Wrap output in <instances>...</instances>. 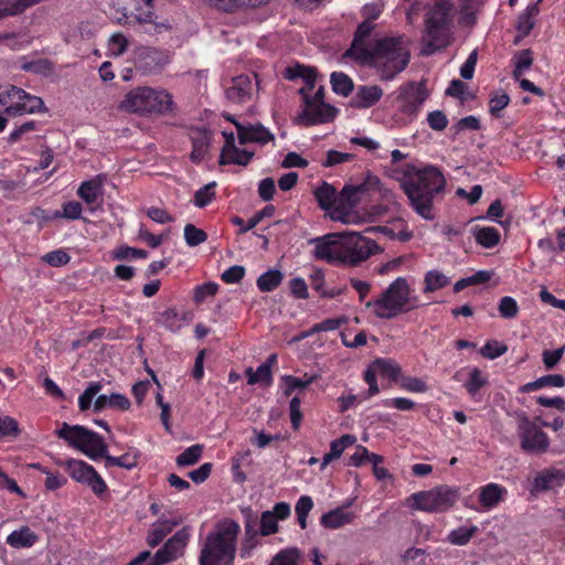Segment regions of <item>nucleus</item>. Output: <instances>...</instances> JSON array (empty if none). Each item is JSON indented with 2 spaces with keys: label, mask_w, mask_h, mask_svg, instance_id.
Segmentation results:
<instances>
[{
  "label": "nucleus",
  "mask_w": 565,
  "mask_h": 565,
  "mask_svg": "<svg viewBox=\"0 0 565 565\" xmlns=\"http://www.w3.org/2000/svg\"><path fill=\"white\" fill-rule=\"evenodd\" d=\"M247 383L249 385L262 384L265 387H268L273 383V371L268 370L267 365H259L256 371L252 367L246 370Z\"/></svg>",
  "instance_id": "obj_40"
},
{
  "label": "nucleus",
  "mask_w": 565,
  "mask_h": 565,
  "mask_svg": "<svg viewBox=\"0 0 565 565\" xmlns=\"http://www.w3.org/2000/svg\"><path fill=\"white\" fill-rule=\"evenodd\" d=\"M105 179V175L98 174L90 180L82 182L77 189V195L88 204L95 203L103 194Z\"/></svg>",
  "instance_id": "obj_26"
},
{
  "label": "nucleus",
  "mask_w": 565,
  "mask_h": 565,
  "mask_svg": "<svg viewBox=\"0 0 565 565\" xmlns=\"http://www.w3.org/2000/svg\"><path fill=\"white\" fill-rule=\"evenodd\" d=\"M38 541L39 535L26 525L11 532L7 537V543L18 550L32 547Z\"/></svg>",
  "instance_id": "obj_27"
},
{
  "label": "nucleus",
  "mask_w": 565,
  "mask_h": 565,
  "mask_svg": "<svg viewBox=\"0 0 565 565\" xmlns=\"http://www.w3.org/2000/svg\"><path fill=\"white\" fill-rule=\"evenodd\" d=\"M488 384V379L483 373L478 369L473 367L469 373V379L465 384L467 392L475 396L481 387Z\"/></svg>",
  "instance_id": "obj_49"
},
{
  "label": "nucleus",
  "mask_w": 565,
  "mask_h": 565,
  "mask_svg": "<svg viewBox=\"0 0 565 565\" xmlns=\"http://www.w3.org/2000/svg\"><path fill=\"white\" fill-rule=\"evenodd\" d=\"M0 106L9 116L33 114L44 108L43 100L14 85L0 86Z\"/></svg>",
  "instance_id": "obj_9"
},
{
  "label": "nucleus",
  "mask_w": 565,
  "mask_h": 565,
  "mask_svg": "<svg viewBox=\"0 0 565 565\" xmlns=\"http://www.w3.org/2000/svg\"><path fill=\"white\" fill-rule=\"evenodd\" d=\"M376 24L375 23H369L367 21H362L354 34L353 40L350 45V47L345 51L343 54L344 57H350L354 60L355 62H359L362 56V51H371V47H367L365 45L366 40L371 36L372 32L374 31Z\"/></svg>",
  "instance_id": "obj_19"
},
{
  "label": "nucleus",
  "mask_w": 565,
  "mask_h": 565,
  "mask_svg": "<svg viewBox=\"0 0 565 565\" xmlns=\"http://www.w3.org/2000/svg\"><path fill=\"white\" fill-rule=\"evenodd\" d=\"M313 508V501L309 495H301L295 507L297 521L302 530L307 527V518Z\"/></svg>",
  "instance_id": "obj_48"
},
{
  "label": "nucleus",
  "mask_w": 565,
  "mask_h": 565,
  "mask_svg": "<svg viewBox=\"0 0 565 565\" xmlns=\"http://www.w3.org/2000/svg\"><path fill=\"white\" fill-rule=\"evenodd\" d=\"M510 97L504 92L494 93L489 100L490 114L494 117H500V111L508 106Z\"/></svg>",
  "instance_id": "obj_57"
},
{
  "label": "nucleus",
  "mask_w": 565,
  "mask_h": 565,
  "mask_svg": "<svg viewBox=\"0 0 565 565\" xmlns=\"http://www.w3.org/2000/svg\"><path fill=\"white\" fill-rule=\"evenodd\" d=\"M55 434L58 438L64 439L71 447L79 450L92 460L104 458L106 468L120 467L130 470L138 463L136 455L124 454L119 457L110 456L104 438L82 425L63 423L62 427L57 429Z\"/></svg>",
  "instance_id": "obj_2"
},
{
  "label": "nucleus",
  "mask_w": 565,
  "mask_h": 565,
  "mask_svg": "<svg viewBox=\"0 0 565 565\" xmlns=\"http://www.w3.org/2000/svg\"><path fill=\"white\" fill-rule=\"evenodd\" d=\"M173 105L172 96L167 90L145 86L129 90L120 102L119 108L140 115L168 114L173 110Z\"/></svg>",
  "instance_id": "obj_7"
},
{
  "label": "nucleus",
  "mask_w": 565,
  "mask_h": 565,
  "mask_svg": "<svg viewBox=\"0 0 565 565\" xmlns=\"http://www.w3.org/2000/svg\"><path fill=\"white\" fill-rule=\"evenodd\" d=\"M214 186H215V182H211V183L200 188L194 193V200H193L194 205L202 209V207L206 206L209 203H211V201L215 198V192L213 190Z\"/></svg>",
  "instance_id": "obj_55"
},
{
  "label": "nucleus",
  "mask_w": 565,
  "mask_h": 565,
  "mask_svg": "<svg viewBox=\"0 0 565 565\" xmlns=\"http://www.w3.org/2000/svg\"><path fill=\"white\" fill-rule=\"evenodd\" d=\"M168 63V54L156 47L143 46L136 53V66L146 74L157 73Z\"/></svg>",
  "instance_id": "obj_16"
},
{
  "label": "nucleus",
  "mask_w": 565,
  "mask_h": 565,
  "mask_svg": "<svg viewBox=\"0 0 565 565\" xmlns=\"http://www.w3.org/2000/svg\"><path fill=\"white\" fill-rule=\"evenodd\" d=\"M354 514L347 507H340L324 513L321 519V525L327 529H339L353 521Z\"/></svg>",
  "instance_id": "obj_28"
},
{
  "label": "nucleus",
  "mask_w": 565,
  "mask_h": 565,
  "mask_svg": "<svg viewBox=\"0 0 565 565\" xmlns=\"http://www.w3.org/2000/svg\"><path fill=\"white\" fill-rule=\"evenodd\" d=\"M239 524L232 519L218 521L207 534L200 553V565H232L236 555Z\"/></svg>",
  "instance_id": "obj_4"
},
{
  "label": "nucleus",
  "mask_w": 565,
  "mask_h": 565,
  "mask_svg": "<svg viewBox=\"0 0 565 565\" xmlns=\"http://www.w3.org/2000/svg\"><path fill=\"white\" fill-rule=\"evenodd\" d=\"M552 386V387H563L565 386V377L561 374H548L539 377L537 380L533 382H529L524 385H522L519 388L520 393H530L537 391L540 388Z\"/></svg>",
  "instance_id": "obj_32"
},
{
  "label": "nucleus",
  "mask_w": 565,
  "mask_h": 565,
  "mask_svg": "<svg viewBox=\"0 0 565 565\" xmlns=\"http://www.w3.org/2000/svg\"><path fill=\"white\" fill-rule=\"evenodd\" d=\"M332 237H334V235L331 233L309 241V244L315 245V249L312 252L315 258L334 264Z\"/></svg>",
  "instance_id": "obj_30"
},
{
  "label": "nucleus",
  "mask_w": 565,
  "mask_h": 565,
  "mask_svg": "<svg viewBox=\"0 0 565 565\" xmlns=\"http://www.w3.org/2000/svg\"><path fill=\"white\" fill-rule=\"evenodd\" d=\"M181 518L162 519L153 523L147 535V543L151 547L158 546L163 539L181 523Z\"/></svg>",
  "instance_id": "obj_23"
},
{
  "label": "nucleus",
  "mask_w": 565,
  "mask_h": 565,
  "mask_svg": "<svg viewBox=\"0 0 565 565\" xmlns=\"http://www.w3.org/2000/svg\"><path fill=\"white\" fill-rule=\"evenodd\" d=\"M472 233L476 242L486 248H492L497 246L500 242V233L494 227L476 226Z\"/></svg>",
  "instance_id": "obj_35"
},
{
  "label": "nucleus",
  "mask_w": 565,
  "mask_h": 565,
  "mask_svg": "<svg viewBox=\"0 0 565 565\" xmlns=\"http://www.w3.org/2000/svg\"><path fill=\"white\" fill-rule=\"evenodd\" d=\"M284 275L278 269H269L262 274L257 279V287L263 292H269L276 289L282 281Z\"/></svg>",
  "instance_id": "obj_38"
},
{
  "label": "nucleus",
  "mask_w": 565,
  "mask_h": 565,
  "mask_svg": "<svg viewBox=\"0 0 565 565\" xmlns=\"http://www.w3.org/2000/svg\"><path fill=\"white\" fill-rule=\"evenodd\" d=\"M478 532V526L471 525L469 527L460 526L452 530L448 534V542L452 545L463 546L469 543L472 536Z\"/></svg>",
  "instance_id": "obj_41"
},
{
  "label": "nucleus",
  "mask_w": 565,
  "mask_h": 565,
  "mask_svg": "<svg viewBox=\"0 0 565 565\" xmlns=\"http://www.w3.org/2000/svg\"><path fill=\"white\" fill-rule=\"evenodd\" d=\"M427 96L428 93L424 82H409L401 86L398 95V99L402 103L401 110L406 115H415Z\"/></svg>",
  "instance_id": "obj_14"
},
{
  "label": "nucleus",
  "mask_w": 565,
  "mask_h": 565,
  "mask_svg": "<svg viewBox=\"0 0 565 565\" xmlns=\"http://www.w3.org/2000/svg\"><path fill=\"white\" fill-rule=\"evenodd\" d=\"M103 385L100 382H89L85 391L78 397V407L82 412L87 411L93 402V398L102 391Z\"/></svg>",
  "instance_id": "obj_51"
},
{
  "label": "nucleus",
  "mask_w": 565,
  "mask_h": 565,
  "mask_svg": "<svg viewBox=\"0 0 565 565\" xmlns=\"http://www.w3.org/2000/svg\"><path fill=\"white\" fill-rule=\"evenodd\" d=\"M344 322V319L341 318V319H326L319 323H316L311 327V329L306 332L305 334H302L301 338H306V337H309L313 333H317V332H322V331H333V330H337L341 327V324Z\"/></svg>",
  "instance_id": "obj_62"
},
{
  "label": "nucleus",
  "mask_w": 565,
  "mask_h": 565,
  "mask_svg": "<svg viewBox=\"0 0 565 565\" xmlns=\"http://www.w3.org/2000/svg\"><path fill=\"white\" fill-rule=\"evenodd\" d=\"M516 433L520 439V448L530 455L545 454L550 448V438L535 422L531 420L526 413H515Z\"/></svg>",
  "instance_id": "obj_10"
},
{
  "label": "nucleus",
  "mask_w": 565,
  "mask_h": 565,
  "mask_svg": "<svg viewBox=\"0 0 565 565\" xmlns=\"http://www.w3.org/2000/svg\"><path fill=\"white\" fill-rule=\"evenodd\" d=\"M424 292H433L439 290L449 284V278L438 270H429L425 275Z\"/></svg>",
  "instance_id": "obj_44"
},
{
  "label": "nucleus",
  "mask_w": 565,
  "mask_h": 565,
  "mask_svg": "<svg viewBox=\"0 0 565 565\" xmlns=\"http://www.w3.org/2000/svg\"><path fill=\"white\" fill-rule=\"evenodd\" d=\"M373 370L381 374L386 375L387 377L392 379L393 381H396L397 377L401 374V367L397 363L393 362L392 360L387 359H377L375 360L372 365Z\"/></svg>",
  "instance_id": "obj_42"
},
{
  "label": "nucleus",
  "mask_w": 565,
  "mask_h": 565,
  "mask_svg": "<svg viewBox=\"0 0 565 565\" xmlns=\"http://www.w3.org/2000/svg\"><path fill=\"white\" fill-rule=\"evenodd\" d=\"M62 465L74 480L89 487L96 495H102L106 491L105 481L93 466L77 459H68Z\"/></svg>",
  "instance_id": "obj_11"
},
{
  "label": "nucleus",
  "mask_w": 565,
  "mask_h": 565,
  "mask_svg": "<svg viewBox=\"0 0 565 565\" xmlns=\"http://www.w3.org/2000/svg\"><path fill=\"white\" fill-rule=\"evenodd\" d=\"M252 79L247 75H239L233 78L232 86L226 89V97L236 104L245 103L252 95Z\"/></svg>",
  "instance_id": "obj_22"
},
{
  "label": "nucleus",
  "mask_w": 565,
  "mask_h": 565,
  "mask_svg": "<svg viewBox=\"0 0 565 565\" xmlns=\"http://www.w3.org/2000/svg\"><path fill=\"white\" fill-rule=\"evenodd\" d=\"M203 452V446L200 444L193 445L189 448H186L183 452H181L177 459L175 462L179 467H185V466H192L195 465Z\"/></svg>",
  "instance_id": "obj_46"
},
{
  "label": "nucleus",
  "mask_w": 565,
  "mask_h": 565,
  "mask_svg": "<svg viewBox=\"0 0 565 565\" xmlns=\"http://www.w3.org/2000/svg\"><path fill=\"white\" fill-rule=\"evenodd\" d=\"M189 539L190 533L186 527L179 530L154 553L148 565H166L178 559L183 555Z\"/></svg>",
  "instance_id": "obj_12"
},
{
  "label": "nucleus",
  "mask_w": 565,
  "mask_h": 565,
  "mask_svg": "<svg viewBox=\"0 0 565 565\" xmlns=\"http://www.w3.org/2000/svg\"><path fill=\"white\" fill-rule=\"evenodd\" d=\"M259 532L263 536H268L278 532V520L275 518L274 513L269 511L262 513Z\"/></svg>",
  "instance_id": "obj_59"
},
{
  "label": "nucleus",
  "mask_w": 565,
  "mask_h": 565,
  "mask_svg": "<svg viewBox=\"0 0 565 565\" xmlns=\"http://www.w3.org/2000/svg\"><path fill=\"white\" fill-rule=\"evenodd\" d=\"M515 67L513 70V77L520 79L523 73L529 70L533 63L532 52L530 50H522L514 56Z\"/></svg>",
  "instance_id": "obj_50"
},
{
  "label": "nucleus",
  "mask_w": 565,
  "mask_h": 565,
  "mask_svg": "<svg viewBox=\"0 0 565 565\" xmlns=\"http://www.w3.org/2000/svg\"><path fill=\"white\" fill-rule=\"evenodd\" d=\"M508 489L499 483L490 482L478 489V501L486 511L495 509L505 500Z\"/></svg>",
  "instance_id": "obj_21"
},
{
  "label": "nucleus",
  "mask_w": 565,
  "mask_h": 565,
  "mask_svg": "<svg viewBox=\"0 0 565 565\" xmlns=\"http://www.w3.org/2000/svg\"><path fill=\"white\" fill-rule=\"evenodd\" d=\"M459 498L458 488L447 484L430 490L418 491L411 495L412 508L425 512H444L450 509Z\"/></svg>",
  "instance_id": "obj_8"
},
{
  "label": "nucleus",
  "mask_w": 565,
  "mask_h": 565,
  "mask_svg": "<svg viewBox=\"0 0 565 565\" xmlns=\"http://www.w3.org/2000/svg\"><path fill=\"white\" fill-rule=\"evenodd\" d=\"M446 179L440 169L427 166L404 181L403 189L413 210L424 220L433 221V201L444 191Z\"/></svg>",
  "instance_id": "obj_3"
},
{
  "label": "nucleus",
  "mask_w": 565,
  "mask_h": 565,
  "mask_svg": "<svg viewBox=\"0 0 565 565\" xmlns=\"http://www.w3.org/2000/svg\"><path fill=\"white\" fill-rule=\"evenodd\" d=\"M192 142V151L190 159L194 163H199L204 160L209 146L211 143V135L205 129H195L190 134Z\"/></svg>",
  "instance_id": "obj_25"
},
{
  "label": "nucleus",
  "mask_w": 565,
  "mask_h": 565,
  "mask_svg": "<svg viewBox=\"0 0 565 565\" xmlns=\"http://www.w3.org/2000/svg\"><path fill=\"white\" fill-rule=\"evenodd\" d=\"M317 70L312 66H306L302 64H296L294 66H289L284 72V77L294 81L297 78H301L305 84H309V88H313L317 81Z\"/></svg>",
  "instance_id": "obj_31"
},
{
  "label": "nucleus",
  "mask_w": 565,
  "mask_h": 565,
  "mask_svg": "<svg viewBox=\"0 0 565 565\" xmlns=\"http://www.w3.org/2000/svg\"><path fill=\"white\" fill-rule=\"evenodd\" d=\"M405 565H430L428 553L424 548L411 547L403 554Z\"/></svg>",
  "instance_id": "obj_52"
},
{
  "label": "nucleus",
  "mask_w": 565,
  "mask_h": 565,
  "mask_svg": "<svg viewBox=\"0 0 565 565\" xmlns=\"http://www.w3.org/2000/svg\"><path fill=\"white\" fill-rule=\"evenodd\" d=\"M275 211H276L275 206L271 204H268L264 209H262L260 211L255 213L247 221V223H245L244 220L238 216L233 217L232 223L234 225L239 226V234H243V233H246V232L253 230L256 225H258L260 223L262 220L273 216Z\"/></svg>",
  "instance_id": "obj_33"
},
{
  "label": "nucleus",
  "mask_w": 565,
  "mask_h": 565,
  "mask_svg": "<svg viewBox=\"0 0 565 565\" xmlns=\"http://www.w3.org/2000/svg\"><path fill=\"white\" fill-rule=\"evenodd\" d=\"M349 265H358L367 259L377 249V244L359 232H345Z\"/></svg>",
  "instance_id": "obj_13"
},
{
  "label": "nucleus",
  "mask_w": 565,
  "mask_h": 565,
  "mask_svg": "<svg viewBox=\"0 0 565 565\" xmlns=\"http://www.w3.org/2000/svg\"><path fill=\"white\" fill-rule=\"evenodd\" d=\"M319 379L318 375H308L305 374L302 379L292 376V375H284L281 377L282 382L286 384V388L284 394L286 396H290L295 390H303L308 387L310 384L315 383Z\"/></svg>",
  "instance_id": "obj_39"
},
{
  "label": "nucleus",
  "mask_w": 565,
  "mask_h": 565,
  "mask_svg": "<svg viewBox=\"0 0 565 565\" xmlns=\"http://www.w3.org/2000/svg\"><path fill=\"white\" fill-rule=\"evenodd\" d=\"M337 114L338 109L328 103H315L306 99L299 121L306 126L324 124L332 121Z\"/></svg>",
  "instance_id": "obj_15"
},
{
  "label": "nucleus",
  "mask_w": 565,
  "mask_h": 565,
  "mask_svg": "<svg viewBox=\"0 0 565 565\" xmlns=\"http://www.w3.org/2000/svg\"><path fill=\"white\" fill-rule=\"evenodd\" d=\"M373 313L385 320L396 318L419 307L418 298L412 295L411 286L404 277L396 278L374 301L366 302Z\"/></svg>",
  "instance_id": "obj_6"
},
{
  "label": "nucleus",
  "mask_w": 565,
  "mask_h": 565,
  "mask_svg": "<svg viewBox=\"0 0 565 565\" xmlns=\"http://www.w3.org/2000/svg\"><path fill=\"white\" fill-rule=\"evenodd\" d=\"M183 320L184 316L179 315L175 308H168L160 312L156 318V322L159 326H162L172 332H177L181 329Z\"/></svg>",
  "instance_id": "obj_36"
},
{
  "label": "nucleus",
  "mask_w": 565,
  "mask_h": 565,
  "mask_svg": "<svg viewBox=\"0 0 565 565\" xmlns=\"http://www.w3.org/2000/svg\"><path fill=\"white\" fill-rule=\"evenodd\" d=\"M359 63L374 70L381 81H393L411 62L409 41L405 35L376 40L371 51H362Z\"/></svg>",
  "instance_id": "obj_1"
},
{
  "label": "nucleus",
  "mask_w": 565,
  "mask_h": 565,
  "mask_svg": "<svg viewBox=\"0 0 565 565\" xmlns=\"http://www.w3.org/2000/svg\"><path fill=\"white\" fill-rule=\"evenodd\" d=\"M334 237H332L333 243V256L334 264H348L349 257L347 255V241H345V232L341 233H332Z\"/></svg>",
  "instance_id": "obj_45"
},
{
  "label": "nucleus",
  "mask_w": 565,
  "mask_h": 565,
  "mask_svg": "<svg viewBox=\"0 0 565 565\" xmlns=\"http://www.w3.org/2000/svg\"><path fill=\"white\" fill-rule=\"evenodd\" d=\"M211 4L223 11H234L239 7H258L269 0H209Z\"/></svg>",
  "instance_id": "obj_43"
},
{
  "label": "nucleus",
  "mask_w": 565,
  "mask_h": 565,
  "mask_svg": "<svg viewBox=\"0 0 565 565\" xmlns=\"http://www.w3.org/2000/svg\"><path fill=\"white\" fill-rule=\"evenodd\" d=\"M21 70L24 72L47 76L53 72L54 64L47 58H40L36 61L24 62L21 65Z\"/></svg>",
  "instance_id": "obj_47"
},
{
  "label": "nucleus",
  "mask_w": 565,
  "mask_h": 565,
  "mask_svg": "<svg viewBox=\"0 0 565 565\" xmlns=\"http://www.w3.org/2000/svg\"><path fill=\"white\" fill-rule=\"evenodd\" d=\"M315 196L318 201L319 206L322 210L335 209L338 205V193L333 185L323 182L319 188L315 190Z\"/></svg>",
  "instance_id": "obj_34"
},
{
  "label": "nucleus",
  "mask_w": 565,
  "mask_h": 565,
  "mask_svg": "<svg viewBox=\"0 0 565 565\" xmlns=\"http://www.w3.org/2000/svg\"><path fill=\"white\" fill-rule=\"evenodd\" d=\"M223 136L225 138V145L222 148L218 163L221 166L237 164L246 167L254 157V151L237 148L233 132L223 131Z\"/></svg>",
  "instance_id": "obj_17"
},
{
  "label": "nucleus",
  "mask_w": 565,
  "mask_h": 565,
  "mask_svg": "<svg viewBox=\"0 0 565 565\" xmlns=\"http://www.w3.org/2000/svg\"><path fill=\"white\" fill-rule=\"evenodd\" d=\"M452 9L451 0H434L426 12L420 49L423 56H430L451 44Z\"/></svg>",
  "instance_id": "obj_5"
},
{
  "label": "nucleus",
  "mask_w": 565,
  "mask_h": 565,
  "mask_svg": "<svg viewBox=\"0 0 565 565\" xmlns=\"http://www.w3.org/2000/svg\"><path fill=\"white\" fill-rule=\"evenodd\" d=\"M299 557L297 548H286L273 557L270 565H298Z\"/></svg>",
  "instance_id": "obj_54"
},
{
  "label": "nucleus",
  "mask_w": 565,
  "mask_h": 565,
  "mask_svg": "<svg viewBox=\"0 0 565 565\" xmlns=\"http://www.w3.org/2000/svg\"><path fill=\"white\" fill-rule=\"evenodd\" d=\"M383 7V3L380 1L364 4L361 9L362 21L374 23L381 17Z\"/></svg>",
  "instance_id": "obj_61"
},
{
  "label": "nucleus",
  "mask_w": 565,
  "mask_h": 565,
  "mask_svg": "<svg viewBox=\"0 0 565 565\" xmlns=\"http://www.w3.org/2000/svg\"><path fill=\"white\" fill-rule=\"evenodd\" d=\"M332 90L341 96L348 97L354 88L353 81L343 72H333L330 76Z\"/></svg>",
  "instance_id": "obj_37"
},
{
  "label": "nucleus",
  "mask_w": 565,
  "mask_h": 565,
  "mask_svg": "<svg viewBox=\"0 0 565 565\" xmlns=\"http://www.w3.org/2000/svg\"><path fill=\"white\" fill-rule=\"evenodd\" d=\"M130 407V401L127 396L119 393H111L110 395H99L94 402V412L98 413L105 408H116L127 411Z\"/></svg>",
  "instance_id": "obj_29"
},
{
  "label": "nucleus",
  "mask_w": 565,
  "mask_h": 565,
  "mask_svg": "<svg viewBox=\"0 0 565 565\" xmlns=\"http://www.w3.org/2000/svg\"><path fill=\"white\" fill-rule=\"evenodd\" d=\"M498 309L500 316L504 319H513L518 316L519 312L516 300L510 296H504L500 299Z\"/></svg>",
  "instance_id": "obj_56"
},
{
  "label": "nucleus",
  "mask_w": 565,
  "mask_h": 565,
  "mask_svg": "<svg viewBox=\"0 0 565 565\" xmlns=\"http://www.w3.org/2000/svg\"><path fill=\"white\" fill-rule=\"evenodd\" d=\"M184 239L190 247H195L207 239V234L193 224H186L184 226Z\"/></svg>",
  "instance_id": "obj_53"
},
{
  "label": "nucleus",
  "mask_w": 565,
  "mask_h": 565,
  "mask_svg": "<svg viewBox=\"0 0 565 565\" xmlns=\"http://www.w3.org/2000/svg\"><path fill=\"white\" fill-rule=\"evenodd\" d=\"M217 289H218V285L215 282H212V281L199 285L194 289L193 299L195 302L201 303L207 297L214 296L216 294Z\"/></svg>",
  "instance_id": "obj_64"
},
{
  "label": "nucleus",
  "mask_w": 565,
  "mask_h": 565,
  "mask_svg": "<svg viewBox=\"0 0 565 565\" xmlns=\"http://www.w3.org/2000/svg\"><path fill=\"white\" fill-rule=\"evenodd\" d=\"M360 195H363V193L360 192L358 184L345 185L341 192L338 193V205L331 213V218L342 223H349L350 215L344 213L343 210L353 207L359 202Z\"/></svg>",
  "instance_id": "obj_18"
},
{
  "label": "nucleus",
  "mask_w": 565,
  "mask_h": 565,
  "mask_svg": "<svg viewBox=\"0 0 565 565\" xmlns=\"http://www.w3.org/2000/svg\"><path fill=\"white\" fill-rule=\"evenodd\" d=\"M383 96V89L377 85L359 86L352 106L359 109L374 106Z\"/></svg>",
  "instance_id": "obj_24"
},
{
  "label": "nucleus",
  "mask_w": 565,
  "mask_h": 565,
  "mask_svg": "<svg viewBox=\"0 0 565 565\" xmlns=\"http://www.w3.org/2000/svg\"><path fill=\"white\" fill-rule=\"evenodd\" d=\"M355 443L356 437L350 434L343 435L339 439L332 440L330 444L331 456L339 458L345 448L353 446Z\"/></svg>",
  "instance_id": "obj_58"
},
{
  "label": "nucleus",
  "mask_w": 565,
  "mask_h": 565,
  "mask_svg": "<svg viewBox=\"0 0 565 565\" xmlns=\"http://www.w3.org/2000/svg\"><path fill=\"white\" fill-rule=\"evenodd\" d=\"M237 138L241 145L256 142L265 145L275 139L274 135L262 124H236Z\"/></svg>",
  "instance_id": "obj_20"
},
{
  "label": "nucleus",
  "mask_w": 565,
  "mask_h": 565,
  "mask_svg": "<svg viewBox=\"0 0 565 565\" xmlns=\"http://www.w3.org/2000/svg\"><path fill=\"white\" fill-rule=\"evenodd\" d=\"M508 351V347L505 344H500L498 341H488L480 350V353L483 358L493 360Z\"/></svg>",
  "instance_id": "obj_63"
},
{
  "label": "nucleus",
  "mask_w": 565,
  "mask_h": 565,
  "mask_svg": "<svg viewBox=\"0 0 565 565\" xmlns=\"http://www.w3.org/2000/svg\"><path fill=\"white\" fill-rule=\"evenodd\" d=\"M20 435L19 423L10 416L0 417V438L18 437Z\"/></svg>",
  "instance_id": "obj_60"
}]
</instances>
